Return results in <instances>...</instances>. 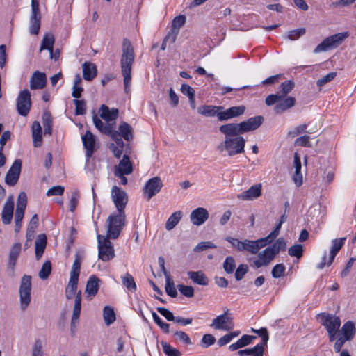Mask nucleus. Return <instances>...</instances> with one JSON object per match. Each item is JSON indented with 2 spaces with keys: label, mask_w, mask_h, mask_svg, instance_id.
Here are the masks:
<instances>
[{
  "label": "nucleus",
  "mask_w": 356,
  "mask_h": 356,
  "mask_svg": "<svg viewBox=\"0 0 356 356\" xmlns=\"http://www.w3.org/2000/svg\"><path fill=\"white\" fill-rule=\"evenodd\" d=\"M306 33L305 28H299L297 29L289 31L286 33V38L291 40H296Z\"/></svg>",
  "instance_id": "09e8293b"
},
{
  "label": "nucleus",
  "mask_w": 356,
  "mask_h": 356,
  "mask_svg": "<svg viewBox=\"0 0 356 356\" xmlns=\"http://www.w3.org/2000/svg\"><path fill=\"white\" fill-rule=\"evenodd\" d=\"M93 123L96 128L102 133L105 134H110L112 133L114 129L113 124L111 123L104 124L97 115H94L92 118Z\"/></svg>",
  "instance_id": "473e14b6"
},
{
  "label": "nucleus",
  "mask_w": 356,
  "mask_h": 356,
  "mask_svg": "<svg viewBox=\"0 0 356 356\" xmlns=\"http://www.w3.org/2000/svg\"><path fill=\"white\" fill-rule=\"evenodd\" d=\"M33 145L35 147H40L42 144V127L38 121H35L31 128Z\"/></svg>",
  "instance_id": "2f4dec72"
},
{
  "label": "nucleus",
  "mask_w": 356,
  "mask_h": 356,
  "mask_svg": "<svg viewBox=\"0 0 356 356\" xmlns=\"http://www.w3.org/2000/svg\"><path fill=\"white\" fill-rule=\"evenodd\" d=\"M293 87L294 83L291 81H286L285 82L282 83V84L280 85L282 94L280 95H283V98L285 97L286 95L291 91Z\"/></svg>",
  "instance_id": "4d7b16f0"
},
{
  "label": "nucleus",
  "mask_w": 356,
  "mask_h": 356,
  "mask_svg": "<svg viewBox=\"0 0 356 356\" xmlns=\"http://www.w3.org/2000/svg\"><path fill=\"white\" fill-rule=\"evenodd\" d=\"M262 186L261 184L252 186L248 190L237 195V198L243 201H251L261 195Z\"/></svg>",
  "instance_id": "f3484780"
},
{
  "label": "nucleus",
  "mask_w": 356,
  "mask_h": 356,
  "mask_svg": "<svg viewBox=\"0 0 356 356\" xmlns=\"http://www.w3.org/2000/svg\"><path fill=\"white\" fill-rule=\"evenodd\" d=\"M209 218L207 210L202 207H199L193 210L190 215L191 222L197 226L201 225Z\"/></svg>",
  "instance_id": "a211bd4d"
},
{
  "label": "nucleus",
  "mask_w": 356,
  "mask_h": 356,
  "mask_svg": "<svg viewBox=\"0 0 356 356\" xmlns=\"http://www.w3.org/2000/svg\"><path fill=\"white\" fill-rule=\"evenodd\" d=\"M99 279L95 275L90 276L86 286V293L88 298L92 299L99 289Z\"/></svg>",
  "instance_id": "b1692460"
},
{
  "label": "nucleus",
  "mask_w": 356,
  "mask_h": 356,
  "mask_svg": "<svg viewBox=\"0 0 356 356\" xmlns=\"http://www.w3.org/2000/svg\"><path fill=\"white\" fill-rule=\"evenodd\" d=\"M285 266L283 264H276L272 269V276L274 278H279L283 275L285 271Z\"/></svg>",
  "instance_id": "69168bd1"
},
{
  "label": "nucleus",
  "mask_w": 356,
  "mask_h": 356,
  "mask_svg": "<svg viewBox=\"0 0 356 356\" xmlns=\"http://www.w3.org/2000/svg\"><path fill=\"white\" fill-rule=\"evenodd\" d=\"M22 168V161L17 159L6 174L5 181L10 186H14L18 181Z\"/></svg>",
  "instance_id": "dca6fc26"
},
{
  "label": "nucleus",
  "mask_w": 356,
  "mask_h": 356,
  "mask_svg": "<svg viewBox=\"0 0 356 356\" xmlns=\"http://www.w3.org/2000/svg\"><path fill=\"white\" fill-rule=\"evenodd\" d=\"M81 139L83 147L86 149V155L87 158L89 159L98 147L96 137L90 131H87L86 134L82 136Z\"/></svg>",
  "instance_id": "2eb2a0df"
},
{
  "label": "nucleus",
  "mask_w": 356,
  "mask_h": 356,
  "mask_svg": "<svg viewBox=\"0 0 356 356\" xmlns=\"http://www.w3.org/2000/svg\"><path fill=\"white\" fill-rule=\"evenodd\" d=\"M236 267V264L232 257H227L223 264V268L225 272L231 274L234 272Z\"/></svg>",
  "instance_id": "864d4df0"
},
{
  "label": "nucleus",
  "mask_w": 356,
  "mask_h": 356,
  "mask_svg": "<svg viewBox=\"0 0 356 356\" xmlns=\"http://www.w3.org/2000/svg\"><path fill=\"white\" fill-rule=\"evenodd\" d=\"M13 210H14V202L11 197L8 198L4 204L3 210H2V222L6 224H10L13 216Z\"/></svg>",
  "instance_id": "5701e85b"
},
{
  "label": "nucleus",
  "mask_w": 356,
  "mask_h": 356,
  "mask_svg": "<svg viewBox=\"0 0 356 356\" xmlns=\"http://www.w3.org/2000/svg\"><path fill=\"white\" fill-rule=\"evenodd\" d=\"M222 106L204 105L198 107L197 112L199 114L206 117H214L217 115V111L222 110Z\"/></svg>",
  "instance_id": "f704fd0d"
},
{
  "label": "nucleus",
  "mask_w": 356,
  "mask_h": 356,
  "mask_svg": "<svg viewBox=\"0 0 356 356\" xmlns=\"http://www.w3.org/2000/svg\"><path fill=\"white\" fill-rule=\"evenodd\" d=\"M303 247L300 244H296L291 246L288 251V253L291 257H295L300 259L302 256Z\"/></svg>",
  "instance_id": "603ef678"
},
{
  "label": "nucleus",
  "mask_w": 356,
  "mask_h": 356,
  "mask_svg": "<svg viewBox=\"0 0 356 356\" xmlns=\"http://www.w3.org/2000/svg\"><path fill=\"white\" fill-rule=\"evenodd\" d=\"M216 342V338L211 334H205L201 340V346L203 348H208L213 345Z\"/></svg>",
  "instance_id": "6e6d98bb"
},
{
  "label": "nucleus",
  "mask_w": 356,
  "mask_h": 356,
  "mask_svg": "<svg viewBox=\"0 0 356 356\" xmlns=\"http://www.w3.org/2000/svg\"><path fill=\"white\" fill-rule=\"evenodd\" d=\"M135 54L131 42L124 39L122 44V54L120 60L122 74L124 86V91L129 93L131 83V68Z\"/></svg>",
  "instance_id": "f03ea898"
},
{
  "label": "nucleus",
  "mask_w": 356,
  "mask_h": 356,
  "mask_svg": "<svg viewBox=\"0 0 356 356\" xmlns=\"http://www.w3.org/2000/svg\"><path fill=\"white\" fill-rule=\"evenodd\" d=\"M321 323L327 332L330 341H334L341 324L339 317L324 313L321 315Z\"/></svg>",
  "instance_id": "0eeeda50"
},
{
  "label": "nucleus",
  "mask_w": 356,
  "mask_h": 356,
  "mask_svg": "<svg viewBox=\"0 0 356 356\" xmlns=\"http://www.w3.org/2000/svg\"><path fill=\"white\" fill-rule=\"evenodd\" d=\"M122 282L123 285L131 292H134L136 290V284L134 280V277L129 273H126L122 276Z\"/></svg>",
  "instance_id": "37998d69"
},
{
  "label": "nucleus",
  "mask_w": 356,
  "mask_h": 356,
  "mask_svg": "<svg viewBox=\"0 0 356 356\" xmlns=\"http://www.w3.org/2000/svg\"><path fill=\"white\" fill-rule=\"evenodd\" d=\"M338 336L343 339L350 341L353 339L355 334V327L353 321H348L345 323L339 332Z\"/></svg>",
  "instance_id": "4be33fe9"
},
{
  "label": "nucleus",
  "mask_w": 356,
  "mask_h": 356,
  "mask_svg": "<svg viewBox=\"0 0 356 356\" xmlns=\"http://www.w3.org/2000/svg\"><path fill=\"white\" fill-rule=\"evenodd\" d=\"M81 309V291H79L74 301V305L73 309V313L71 320V327H75L76 324L79 321L80 313Z\"/></svg>",
  "instance_id": "bb28decb"
},
{
  "label": "nucleus",
  "mask_w": 356,
  "mask_h": 356,
  "mask_svg": "<svg viewBox=\"0 0 356 356\" xmlns=\"http://www.w3.org/2000/svg\"><path fill=\"white\" fill-rule=\"evenodd\" d=\"M152 317L154 322L166 333L169 332V324L163 322L161 318L154 312H152Z\"/></svg>",
  "instance_id": "e2e57ef3"
},
{
  "label": "nucleus",
  "mask_w": 356,
  "mask_h": 356,
  "mask_svg": "<svg viewBox=\"0 0 356 356\" xmlns=\"http://www.w3.org/2000/svg\"><path fill=\"white\" fill-rule=\"evenodd\" d=\"M263 118L260 115L255 116L248 119L245 121H243L240 123H229V133L239 132L241 134L254 131L259 128L262 124Z\"/></svg>",
  "instance_id": "39448f33"
},
{
  "label": "nucleus",
  "mask_w": 356,
  "mask_h": 356,
  "mask_svg": "<svg viewBox=\"0 0 356 356\" xmlns=\"http://www.w3.org/2000/svg\"><path fill=\"white\" fill-rule=\"evenodd\" d=\"M51 271V264L49 261H47L42 265L40 270L39 271V277L42 280H46L50 275Z\"/></svg>",
  "instance_id": "3c124183"
},
{
  "label": "nucleus",
  "mask_w": 356,
  "mask_h": 356,
  "mask_svg": "<svg viewBox=\"0 0 356 356\" xmlns=\"http://www.w3.org/2000/svg\"><path fill=\"white\" fill-rule=\"evenodd\" d=\"M177 289L181 294L187 298H191L194 296V289L191 286H185L183 284H179Z\"/></svg>",
  "instance_id": "13d9d810"
},
{
  "label": "nucleus",
  "mask_w": 356,
  "mask_h": 356,
  "mask_svg": "<svg viewBox=\"0 0 356 356\" xmlns=\"http://www.w3.org/2000/svg\"><path fill=\"white\" fill-rule=\"evenodd\" d=\"M24 216V212L15 211V232L17 234L22 227V222Z\"/></svg>",
  "instance_id": "052dcab7"
},
{
  "label": "nucleus",
  "mask_w": 356,
  "mask_h": 356,
  "mask_svg": "<svg viewBox=\"0 0 356 356\" xmlns=\"http://www.w3.org/2000/svg\"><path fill=\"white\" fill-rule=\"evenodd\" d=\"M161 346L163 350L165 355L168 356H180V352L173 347H172L170 344L166 342L162 341Z\"/></svg>",
  "instance_id": "8fccbe9b"
},
{
  "label": "nucleus",
  "mask_w": 356,
  "mask_h": 356,
  "mask_svg": "<svg viewBox=\"0 0 356 356\" xmlns=\"http://www.w3.org/2000/svg\"><path fill=\"white\" fill-rule=\"evenodd\" d=\"M78 278L70 277L67 285L65 288V296L67 299H72L74 297L76 298L78 284Z\"/></svg>",
  "instance_id": "e433bc0d"
},
{
  "label": "nucleus",
  "mask_w": 356,
  "mask_h": 356,
  "mask_svg": "<svg viewBox=\"0 0 356 356\" xmlns=\"http://www.w3.org/2000/svg\"><path fill=\"white\" fill-rule=\"evenodd\" d=\"M21 250L22 244L20 243H15L10 248L8 265L13 270L15 268L17 259L21 253Z\"/></svg>",
  "instance_id": "a878e982"
},
{
  "label": "nucleus",
  "mask_w": 356,
  "mask_h": 356,
  "mask_svg": "<svg viewBox=\"0 0 356 356\" xmlns=\"http://www.w3.org/2000/svg\"><path fill=\"white\" fill-rule=\"evenodd\" d=\"M294 168L295 173L293 179L297 186H300L302 184V175L301 173V161L299 155L296 153L294 154Z\"/></svg>",
  "instance_id": "c85d7f7f"
},
{
  "label": "nucleus",
  "mask_w": 356,
  "mask_h": 356,
  "mask_svg": "<svg viewBox=\"0 0 356 356\" xmlns=\"http://www.w3.org/2000/svg\"><path fill=\"white\" fill-rule=\"evenodd\" d=\"M31 277L24 275L21 280L19 290V307L22 311H25L31 300Z\"/></svg>",
  "instance_id": "423d86ee"
},
{
  "label": "nucleus",
  "mask_w": 356,
  "mask_h": 356,
  "mask_svg": "<svg viewBox=\"0 0 356 356\" xmlns=\"http://www.w3.org/2000/svg\"><path fill=\"white\" fill-rule=\"evenodd\" d=\"M38 218L36 214L33 215L29 222V224L26 230V238L27 240H31L33 234L35 232V229L38 227Z\"/></svg>",
  "instance_id": "79ce46f5"
},
{
  "label": "nucleus",
  "mask_w": 356,
  "mask_h": 356,
  "mask_svg": "<svg viewBox=\"0 0 356 356\" xmlns=\"http://www.w3.org/2000/svg\"><path fill=\"white\" fill-rule=\"evenodd\" d=\"M26 194L24 192H21L17 197V208L15 211H20L24 213L25 209L26 207Z\"/></svg>",
  "instance_id": "a18cd8bd"
},
{
  "label": "nucleus",
  "mask_w": 356,
  "mask_h": 356,
  "mask_svg": "<svg viewBox=\"0 0 356 356\" xmlns=\"http://www.w3.org/2000/svg\"><path fill=\"white\" fill-rule=\"evenodd\" d=\"M286 243L282 238H278L272 245L259 252L254 260V266L259 268L268 266L281 250H285Z\"/></svg>",
  "instance_id": "7ed1b4c3"
},
{
  "label": "nucleus",
  "mask_w": 356,
  "mask_h": 356,
  "mask_svg": "<svg viewBox=\"0 0 356 356\" xmlns=\"http://www.w3.org/2000/svg\"><path fill=\"white\" fill-rule=\"evenodd\" d=\"M216 330H222L224 331H230L234 327V323L232 314L229 309H227L224 314L216 316L213 319L211 325Z\"/></svg>",
  "instance_id": "9d476101"
},
{
  "label": "nucleus",
  "mask_w": 356,
  "mask_h": 356,
  "mask_svg": "<svg viewBox=\"0 0 356 356\" xmlns=\"http://www.w3.org/2000/svg\"><path fill=\"white\" fill-rule=\"evenodd\" d=\"M228 126H230V124L227 123L219 127V131L225 136V140L218 145L216 149L219 152H226L228 156H233L244 152L245 140L240 136L239 132L230 134Z\"/></svg>",
  "instance_id": "f257e3e1"
},
{
  "label": "nucleus",
  "mask_w": 356,
  "mask_h": 356,
  "mask_svg": "<svg viewBox=\"0 0 356 356\" xmlns=\"http://www.w3.org/2000/svg\"><path fill=\"white\" fill-rule=\"evenodd\" d=\"M241 334L240 331H234L230 333H228L221 338H220L218 341V344L219 346H223L226 344L229 343L234 338L238 337Z\"/></svg>",
  "instance_id": "49530a36"
},
{
  "label": "nucleus",
  "mask_w": 356,
  "mask_h": 356,
  "mask_svg": "<svg viewBox=\"0 0 356 356\" xmlns=\"http://www.w3.org/2000/svg\"><path fill=\"white\" fill-rule=\"evenodd\" d=\"M133 171L132 163L127 155H124L119 164L115 167V175H129Z\"/></svg>",
  "instance_id": "6ab92c4d"
},
{
  "label": "nucleus",
  "mask_w": 356,
  "mask_h": 356,
  "mask_svg": "<svg viewBox=\"0 0 356 356\" xmlns=\"http://www.w3.org/2000/svg\"><path fill=\"white\" fill-rule=\"evenodd\" d=\"M111 199L113 202L117 212L124 213V208L128 202V195L120 188L114 186L111 189Z\"/></svg>",
  "instance_id": "f8f14e48"
},
{
  "label": "nucleus",
  "mask_w": 356,
  "mask_h": 356,
  "mask_svg": "<svg viewBox=\"0 0 356 356\" xmlns=\"http://www.w3.org/2000/svg\"><path fill=\"white\" fill-rule=\"evenodd\" d=\"M125 213L116 212L111 214L106 220L107 236L106 237L116 239L125 225Z\"/></svg>",
  "instance_id": "20e7f679"
},
{
  "label": "nucleus",
  "mask_w": 356,
  "mask_h": 356,
  "mask_svg": "<svg viewBox=\"0 0 356 356\" xmlns=\"http://www.w3.org/2000/svg\"><path fill=\"white\" fill-rule=\"evenodd\" d=\"M252 331L257 333L261 337V342L259 344L262 345L263 346H266L269 339L267 330L266 328H261L259 330L252 329Z\"/></svg>",
  "instance_id": "bf43d9fd"
},
{
  "label": "nucleus",
  "mask_w": 356,
  "mask_h": 356,
  "mask_svg": "<svg viewBox=\"0 0 356 356\" xmlns=\"http://www.w3.org/2000/svg\"><path fill=\"white\" fill-rule=\"evenodd\" d=\"M104 319L107 325H111L115 321V314L112 307L106 306L103 312Z\"/></svg>",
  "instance_id": "c03bdc74"
},
{
  "label": "nucleus",
  "mask_w": 356,
  "mask_h": 356,
  "mask_svg": "<svg viewBox=\"0 0 356 356\" xmlns=\"http://www.w3.org/2000/svg\"><path fill=\"white\" fill-rule=\"evenodd\" d=\"M229 111L232 116V118H236L238 116L243 115L245 113V106L243 105L238 106H232L229 108Z\"/></svg>",
  "instance_id": "338daca9"
},
{
  "label": "nucleus",
  "mask_w": 356,
  "mask_h": 356,
  "mask_svg": "<svg viewBox=\"0 0 356 356\" xmlns=\"http://www.w3.org/2000/svg\"><path fill=\"white\" fill-rule=\"evenodd\" d=\"M345 240L346 238H340L332 241L328 261H327L326 254L323 255L322 261L317 265L318 269H323L326 265L330 266L332 264L335 256L343 245Z\"/></svg>",
  "instance_id": "ddd939ff"
},
{
  "label": "nucleus",
  "mask_w": 356,
  "mask_h": 356,
  "mask_svg": "<svg viewBox=\"0 0 356 356\" xmlns=\"http://www.w3.org/2000/svg\"><path fill=\"white\" fill-rule=\"evenodd\" d=\"M296 99L292 97H284L281 101L278 102L275 106V111L276 113H282L291 107L295 104Z\"/></svg>",
  "instance_id": "7c9ffc66"
},
{
  "label": "nucleus",
  "mask_w": 356,
  "mask_h": 356,
  "mask_svg": "<svg viewBox=\"0 0 356 356\" xmlns=\"http://www.w3.org/2000/svg\"><path fill=\"white\" fill-rule=\"evenodd\" d=\"M264 346L257 344L253 348H245L238 352L240 356H264Z\"/></svg>",
  "instance_id": "c9c22d12"
},
{
  "label": "nucleus",
  "mask_w": 356,
  "mask_h": 356,
  "mask_svg": "<svg viewBox=\"0 0 356 356\" xmlns=\"http://www.w3.org/2000/svg\"><path fill=\"white\" fill-rule=\"evenodd\" d=\"M99 112L101 118H102L108 123L115 120L118 115V109L112 108L110 110L109 108L104 104L101 106Z\"/></svg>",
  "instance_id": "cd10ccee"
},
{
  "label": "nucleus",
  "mask_w": 356,
  "mask_h": 356,
  "mask_svg": "<svg viewBox=\"0 0 356 356\" xmlns=\"http://www.w3.org/2000/svg\"><path fill=\"white\" fill-rule=\"evenodd\" d=\"M174 336H175V337L177 340H179L180 341H182V342H184V343H186L187 345H191L192 344V341H191L190 337L184 332L177 331V332L174 333Z\"/></svg>",
  "instance_id": "0e129e2a"
},
{
  "label": "nucleus",
  "mask_w": 356,
  "mask_h": 356,
  "mask_svg": "<svg viewBox=\"0 0 356 356\" xmlns=\"http://www.w3.org/2000/svg\"><path fill=\"white\" fill-rule=\"evenodd\" d=\"M32 356H43L42 343L40 340L34 342L32 349Z\"/></svg>",
  "instance_id": "774afa93"
},
{
  "label": "nucleus",
  "mask_w": 356,
  "mask_h": 356,
  "mask_svg": "<svg viewBox=\"0 0 356 356\" xmlns=\"http://www.w3.org/2000/svg\"><path fill=\"white\" fill-rule=\"evenodd\" d=\"M109 238L97 235L98 257L103 261H108L115 257V251Z\"/></svg>",
  "instance_id": "1a4fd4ad"
},
{
  "label": "nucleus",
  "mask_w": 356,
  "mask_h": 356,
  "mask_svg": "<svg viewBox=\"0 0 356 356\" xmlns=\"http://www.w3.org/2000/svg\"><path fill=\"white\" fill-rule=\"evenodd\" d=\"M41 24V14L40 11L31 10L29 19V31L31 34L38 35Z\"/></svg>",
  "instance_id": "412c9836"
},
{
  "label": "nucleus",
  "mask_w": 356,
  "mask_h": 356,
  "mask_svg": "<svg viewBox=\"0 0 356 356\" xmlns=\"http://www.w3.org/2000/svg\"><path fill=\"white\" fill-rule=\"evenodd\" d=\"M119 131L120 135L124 138V140L129 141L132 139V128L127 122H122L119 126Z\"/></svg>",
  "instance_id": "a19ab883"
},
{
  "label": "nucleus",
  "mask_w": 356,
  "mask_h": 356,
  "mask_svg": "<svg viewBox=\"0 0 356 356\" xmlns=\"http://www.w3.org/2000/svg\"><path fill=\"white\" fill-rule=\"evenodd\" d=\"M47 245V237L45 234H39L37 237V239L35 241V257L37 260H39L45 249Z\"/></svg>",
  "instance_id": "c756f323"
},
{
  "label": "nucleus",
  "mask_w": 356,
  "mask_h": 356,
  "mask_svg": "<svg viewBox=\"0 0 356 356\" xmlns=\"http://www.w3.org/2000/svg\"><path fill=\"white\" fill-rule=\"evenodd\" d=\"M162 186V181L159 177L150 179L147 181L143 189L145 197L149 200L161 191Z\"/></svg>",
  "instance_id": "4468645a"
},
{
  "label": "nucleus",
  "mask_w": 356,
  "mask_h": 356,
  "mask_svg": "<svg viewBox=\"0 0 356 356\" xmlns=\"http://www.w3.org/2000/svg\"><path fill=\"white\" fill-rule=\"evenodd\" d=\"M188 277L195 284L207 286L209 283L208 278L202 271H189Z\"/></svg>",
  "instance_id": "72a5a7b5"
},
{
  "label": "nucleus",
  "mask_w": 356,
  "mask_h": 356,
  "mask_svg": "<svg viewBox=\"0 0 356 356\" xmlns=\"http://www.w3.org/2000/svg\"><path fill=\"white\" fill-rule=\"evenodd\" d=\"M165 291L166 293L172 297L175 298L177 296V291L175 286L174 282L172 281L171 277L165 278Z\"/></svg>",
  "instance_id": "de8ad7c7"
},
{
  "label": "nucleus",
  "mask_w": 356,
  "mask_h": 356,
  "mask_svg": "<svg viewBox=\"0 0 356 356\" xmlns=\"http://www.w3.org/2000/svg\"><path fill=\"white\" fill-rule=\"evenodd\" d=\"M16 106L18 113L22 116H26L31 107V92L24 89L19 92L17 99Z\"/></svg>",
  "instance_id": "9b49d317"
},
{
  "label": "nucleus",
  "mask_w": 356,
  "mask_h": 356,
  "mask_svg": "<svg viewBox=\"0 0 356 356\" xmlns=\"http://www.w3.org/2000/svg\"><path fill=\"white\" fill-rule=\"evenodd\" d=\"M182 217V212L180 211L174 212L167 220L165 229L167 230L172 229L179 222Z\"/></svg>",
  "instance_id": "58836bf2"
},
{
  "label": "nucleus",
  "mask_w": 356,
  "mask_h": 356,
  "mask_svg": "<svg viewBox=\"0 0 356 356\" xmlns=\"http://www.w3.org/2000/svg\"><path fill=\"white\" fill-rule=\"evenodd\" d=\"M81 268V260L79 257H76L73 263L72 270L70 271V277L74 278H78L80 273Z\"/></svg>",
  "instance_id": "5fc2aeb1"
},
{
  "label": "nucleus",
  "mask_w": 356,
  "mask_h": 356,
  "mask_svg": "<svg viewBox=\"0 0 356 356\" xmlns=\"http://www.w3.org/2000/svg\"><path fill=\"white\" fill-rule=\"evenodd\" d=\"M216 245L210 241H204L199 243L194 248V251L200 252L208 248H216Z\"/></svg>",
  "instance_id": "680f3d73"
},
{
  "label": "nucleus",
  "mask_w": 356,
  "mask_h": 356,
  "mask_svg": "<svg viewBox=\"0 0 356 356\" xmlns=\"http://www.w3.org/2000/svg\"><path fill=\"white\" fill-rule=\"evenodd\" d=\"M54 36L51 33H47L43 38L42 41L40 51L47 49L50 51L51 54L53 53V47L54 44Z\"/></svg>",
  "instance_id": "ea45409f"
},
{
  "label": "nucleus",
  "mask_w": 356,
  "mask_h": 356,
  "mask_svg": "<svg viewBox=\"0 0 356 356\" xmlns=\"http://www.w3.org/2000/svg\"><path fill=\"white\" fill-rule=\"evenodd\" d=\"M82 70L83 79L86 81H92L97 76L96 65L90 62H85L82 65Z\"/></svg>",
  "instance_id": "393cba45"
},
{
  "label": "nucleus",
  "mask_w": 356,
  "mask_h": 356,
  "mask_svg": "<svg viewBox=\"0 0 356 356\" xmlns=\"http://www.w3.org/2000/svg\"><path fill=\"white\" fill-rule=\"evenodd\" d=\"M47 83L44 73L36 71L30 79V88L31 90L42 89Z\"/></svg>",
  "instance_id": "aec40b11"
},
{
  "label": "nucleus",
  "mask_w": 356,
  "mask_h": 356,
  "mask_svg": "<svg viewBox=\"0 0 356 356\" xmlns=\"http://www.w3.org/2000/svg\"><path fill=\"white\" fill-rule=\"evenodd\" d=\"M267 245H268V243H267L265 238H261L255 241L250 240L248 252L253 254H257L260 249Z\"/></svg>",
  "instance_id": "4c0bfd02"
},
{
  "label": "nucleus",
  "mask_w": 356,
  "mask_h": 356,
  "mask_svg": "<svg viewBox=\"0 0 356 356\" xmlns=\"http://www.w3.org/2000/svg\"><path fill=\"white\" fill-rule=\"evenodd\" d=\"M348 36V32H341L327 37L316 46L314 52L315 54H318L322 51H326L330 49L336 48L339 46Z\"/></svg>",
  "instance_id": "6e6552de"
}]
</instances>
